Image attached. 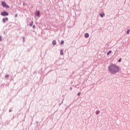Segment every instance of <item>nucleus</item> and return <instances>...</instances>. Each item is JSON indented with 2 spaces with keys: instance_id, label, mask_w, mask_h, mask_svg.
Here are the masks:
<instances>
[{
  "instance_id": "f257e3e1",
  "label": "nucleus",
  "mask_w": 130,
  "mask_h": 130,
  "mask_svg": "<svg viewBox=\"0 0 130 130\" xmlns=\"http://www.w3.org/2000/svg\"><path fill=\"white\" fill-rule=\"evenodd\" d=\"M109 71L111 74H116L119 71V68L115 64H112L109 67Z\"/></svg>"
},
{
  "instance_id": "f03ea898",
  "label": "nucleus",
  "mask_w": 130,
  "mask_h": 130,
  "mask_svg": "<svg viewBox=\"0 0 130 130\" xmlns=\"http://www.w3.org/2000/svg\"><path fill=\"white\" fill-rule=\"evenodd\" d=\"M2 6L3 7V8H6L7 9H9L10 8V6L7 5V3L5 2H2Z\"/></svg>"
},
{
  "instance_id": "7ed1b4c3",
  "label": "nucleus",
  "mask_w": 130,
  "mask_h": 130,
  "mask_svg": "<svg viewBox=\"0 0 130 130\" xmlns=\"http://www.w3.org/2000/svg\"><path fill=\"white\" fill-rule=\"evenodd\" d=\"M2 16H9V13L6 11L1 13Z\"/></svg>"
},
{
  "instance_id": "20e7f679",
  "label": "nucleus",
  "mask_w": 130,
  "mask_h": 130,
  "mask_svg": "<svg viewBox=\"0 0 130 130\" xmlns=\"http://www.w3.org/2000/svg\"><path fill=\"white\" fill-rule=\"evenodd\" d=\"M3 21L4 23H6V21H9V18L6 17V18H3Z\"/></svg>"
},
{
  "instance_id": "39448f33",
  "label": "nucleus",
  "mask_w": 130,
  "mask_h": 130,
  "mask_svg": "<svg viewBox=\"0 0 130 130\" xmlns=\"http://www.w3.org/2000/svg\"><path fill=\"white\" fill-rule=\"evenodd\" d=\"M36 15L38 16V17H40V12L37 11L36 13Z\"/></svg>"
},
{
  "instance_id": "423d86ee",
  "label": "nucleus",
  "mask_w": 130,
  "mask_h": 130,
  "mask_svg": "<svg viewBox=\"0 0 130 130\" xmlns=\"http://www.w3.org/2000/svg\"><path fill=\"white\" fill-rule=\"evenodd\" d=\"M100 16H101V17L102 18H103V17H104V16H105V14L104 13H101V14H100Z\"/></svg>"
},
{
  "instance_id": "0eeeda50",
  "label": "nucleus",
  "mask_w": 130,
  "mask_h": 130,
  "mask_svg": "<svg viewBox=\"0 0 130 130\" xmlns=\"http://www.w3.org/2000/svg\"><path fill=\"white\" fill-rule=\"evenodd\" d=\"M85 38H88V37H89V34L88 33H86L84 35Z\"/></svg>"
},
{
  "instance_id": "6e6552de",
  "label": "nucleus",
  "mask_w": 130,
  "mask_h": 130,
  "mask_svg": "<svg viewBox=\"0 0 130 130\" xmlns=\"http://www.w3.org/2000/svg\"><path fill=\"white\" fill-rule=\"evenodd\" d=\"M52 44H53V45H55V44H56V41H54V40L53 41Z\"/></svg>"
},
{
  "instance_id": "1a4fd4ad",
  "label": "nucleus",
  "mask_w": 130,
  "mask_h": 130,
  "mask_svg": "<svg viewBox=\"0 0 130 130\" xmlns=\"http://www.w3.org/2000/svg\"><path fill=\"white\" fill-rule=\"evenodd\" d=\"M60 55H63V51L62 50H60Z\"/></svg>"
},
{
  "instance_id": "9d476101",
  "label": "nucleus",
  "mask_w": 130,
  "mask_h": 130,
  "mask_svg": "<svg viewBox=\"0 0 130 130\" xmlns=\"http://www.w3.org/2000/svg\"><path fill=\"white\" fill-rule=\"evenodd\" d=\"M111 52H112V51H109L108 53H107V55H109V54H110V53H111Z\"/></svg>"
},
{
  "instance_id": "9b49d317",
  "label": "nucleus",
  "mask_w": 130,
  "mask_h": 130,
  "mask_svg": "<svg viewBox=\"0 0 130 130\" xmlns=\"http://www.w3.org/2000/svg\"><path fill=\"white\" fill-rule=\"evenodd\" d=\"M29 26H30V27L32 26H33V21H32V22H31V23L29 24Z\"/></svg>"
},
{
  "instance_id": "f8f14e48",
  "label": "nucleus",
  "mask_w": 130,
  "mask_h": 130,
  "mask_svg": "<svg viewBox=\"0 0 130 130\" xmlns=\"http://www.w3.org/2000/svg\"><path fill=\"white\" fill-rule=\"evenodd\" d=\"M129 32H130V29L127 30V34H129Z\"/></svg>"
},
{
  "instance_id": "ddd939ff",
  "label": "nucleus",
  "mask_w": 130,
  "mask_h": 130,
  "mask_svg": "<svg viewBox=\"0 0 130 130\" xmlns=\"http://www.w3.org/2000/svg\"><path fill=\"white\" fill-rule=\"evenodd\" d=\"M63 43H64V42H63V41H61L60 44L62 45V44H63Z\"/></svg>"
},
{
  "instance_id": "4468645a",
  "label": "nucleus",
  "mask_w": 130,
  "mask_h": 130,
  "mask_svg": "<svg viewBox=\"0 0 130 130\" xmlns=\"http://www.w3.org/2000/svg\"><path fill=\"white\" fill-rule=\"evenodd\" d=\"M5 78H9V75H8V74L6 75Z\"/></svg>"
},
{
  "instance_id": "2eb2a0df",
  "label": "nucleus",
  "mask_w": 130,
  "mask_h": 130,
  "mask_svg": "<svg viewBox=\"0 0 130 130\" xmlns=\"http://www.w3.org/2000/svg\"><path fill=\"white\" fill-rule=\"evenodd\" d=\"M121 61V58H120L119 60H118V62H120Z\"/></svg>"
},
{
  "instance_id": "dca6fc26",
  "label": "nucleus",
  "mask_w": 130,
  "mask_h": 130,
  "mask_svg": "<svg viewBox=\"0 0 130 130\" xmlns=\"http://www.w3.org/2000/svg\"><path fill=\"white\" fill-rule=\"evenodd\" d=\"M98 113H99V111H96V114H98Z\"/></svg>"
},
{
  "instance_id": "f3484780",
  "label": "nucleus",
  "mask_w": 130,
  "mask_h": 130,
  "mask_svg": "<svg viewBox=\"0 0 130 130\" xmlns=\"http://www.w3.org/2000/svg\"><path fill=\"white\" fill-rule=\"evenodd\" d=\"M81 95V92H79L78 93V96H80Z\"/></svg>"
},
{
  "instance_id": "a211bd4d",
  "label": "nucleus",
  "mask_w": 130,
  "mask_h": 130,
  "mask_svg": "<svg viewBox=\"0 0 130 130\" xmlns=\"http://www.w3.org/2000/svg\"><path fill=\"white\" fill-rule=\"evenodd\" d=\"M15 17V18H17V17H18V14H16Z\"/></svg>"
},
{
  "instance_id": "6ab92c4d",
  "label": "nucleus",
  "mask_w": 130,
  "mask_h": 130,
  "mask_svg": "<svg viewBox=\"0 0 130 130\" xmlns=\"http://www.w3.org/2000/svg\"><path fill=\"white\" fill-rule=\"evenodd\" d=\"M32 28H33L34 29H35V25H33Z\"/></svg>"
},
{
  "instance_id": "aec40b11",
  "label": "nucleus",
  "mask_w": 130,
  "mask_h": 130,
  "mask_svg": "<svg viewBox=\"0 0 130 130\" xmlns=\"http://www.w3.org/2000/svg\"><path fill=\"white\" fill-rule=\"evenodd\" d=\"M0 41H2V37H0Z\"/></svg>"
}]
</instances>
